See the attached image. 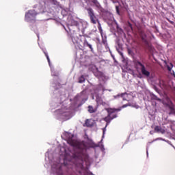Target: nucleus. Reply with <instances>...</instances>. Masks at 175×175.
Wrapping results in <instances>:
<instances>
[{
  "label": "nucleus",
  "instance_id": "21",
  "mask_svg": "<svg viewBox=\"0 0 175 175\" xmlns=\"http://www.w3.org/2000/svg\"><path fill=\"white\" fill-rule=\"evenodd\" d=\"M96 102L98 105H101L102 104V102H103V100L100 98H96Z\"/></svg>",
  "mask_w": 175,
  "mask_h": 175
},
{
  "label": "nucleus",
  "instance_id": "10",
  "mask_svg": "<svg viewBox=\"0 0 175 175\" xmlns=\"http://www.w3.org/2000/svg\"><path fill=\"white\" fill-rule=\"evenodd\" d=\"M88 111H89V113H96V109H94V107L89 105L88 107Z\"/></svg>",
  "mask_w": 175,
  "mask_h": 175
},
{
  "label": "nucleus",
  "instance_id": "6",
  "mask_svg": "<svg viewBox=\"0 0 175 175\" xmlns=\"http://www.w3.org/2000/svg\"><path fill=\"white\" fill-rule=\"evenodd\" d=\"M159 85L160 88H161L162 90H165L167 91H169L170 90V87L167 85V83L165 82L163 80H160L159 83Z\"/></svg>",
  "mask_w": 175,
  "mask_h": 175
},
{
  "label": "nucleus",
  "instance_id": "1",
  "mask_svg": "<svg viewBox=\"0 0 175 175\" xmlns=\"http://www.w3.org/2000/svg\"><path fill=\"white\" fill-rule=\"evenodd\" d=\"M106 111H107L108 115L104 118V121L107 122L106 126H107V125L111 122L112 120L117 118V113H116L117 109L113 108H107Z\"/></svg>",
  "mask_w": 175,
  "mask_h": 175
},
{
  "label": "nucleus",
  "instance_id": "7",
  "mask_svg": "<svg viewBox=\"0 0 175 175\" xmlns=\"http://www.w3.org/2000/svg\"><path fill=\"white\" fill-rule=\"evenodd\" d=\"M67 143L72 147H77V142H76L73 139H68Z\"/></svg>",
  "mask_w": 175,
  "mask_h": 175
},
{
  "label": "nucleus",
  "instance_id": "23",
  "mask_svg": "<svg viewBox=\"0 0 175 175\" xmlns=\"http://www.w3.org/2000/svg\"><path fill=\"white\" fill-rule=\"evenodd\" d=\"M44 55L46 57V59H47V61H48L49 64H50V57H49V55L46 52H44Z\"/></svg>",
  "mask_w": 175,
  "mask_h": 175
},
{
  "label": "nucleus",
  "instance_id": "18",
  "mask_svg": "<svg viewBox=\"0 0 175 175\" xmlns=\"http://www.w3.org/2000/svg\"><path fill=\"white\" fill-rule=\"evenodd\" d=\"M152 98L154 100H158L159 102H161V98H158V96H157L155 94H152Z\"/></svg>",
  "mask_w": 175,
  "mask_h": 175
},
{
  "label": "nucleus",
  "instance_id": "16",
  "mask_svg": "<svg viewBox=\"0 0 175 175\" xmlns=\"http://www.w3.org/2000/svg\"><path fill=\"white\" fill-rule=\"evenodd\" d=\"M102 90L103 91H105V88H103V85L102 84H99L97 87V90L100 91Z\"/></svg>",
  "mask_w": 175,
  "mask_h": 175
},
{
  "label": "nucleus",
  "instance_id": "17",
  "mask_svg": "<svg viewBox=\"0 0 175 175\" xmlns=\"http://www.w3.org/2000/svg\"><path fill=\"white\" fill-rule=\"evenodd\" d=\"M167 70H169V72H172V69L173 68V64L170 63V65H167Z\"/></svg>",
  "mask_w": 175,
  "mask_h": 175
},
{
  "label": "nucleus",
  "instance_id": "3",
  "mask_svg": "<svg viewBox=\"0 0 175 175\" xmlns=\"http://www.w3.org/2000/svg\"><path fill=\"white\" fill-rule=\"evenodd\" d=\"M86 10L92 24H96V23H99V19H98V17H96V15H95V12L92 8H86Z\"/></svg>",
  "mask_w": 175,
  "mask_h": 175
},
{
  "label": "nucleus",
  "instance_id": "5",
  "mask_svg": "<svg viewBox=\"0 0 175 175\" xmlns=\"http://www.w3.org/2000/svg\"><path fill=\"white\" fill-rule=\"evenodd\" d=\"M81 42H83V46H87V47H89L92 53H94V49L92 48V45L88 43V41H87L85 36H81Z\"/></svg>",
  "mask_w": 175,
  "mask_h": 175
},
{
  "label": "nucleus",
  "instance_id": "27",
  "mask_svg": "<svg viewBox=\"0 0 175 175\" xmlns=\"http://www.w3.org/2000/svg\"><path fill=\"white\" fill-rule=\"evenodd\" d=\"M171 75H173L174 77H175V73H174V71H172V72H171Z\"/></svg>",
  "mask_w": 175,
  "mask_h": 175
},
{
  "label": "nucleus",
  "instance_id": "8",
  "mask_svg": "<svg viewBox=\"0 0 175 175\" xmlns=\"http://www.w3.org/2000/svg\"><path fill=\"white\" fill-rule=\"evenodd\" d=\"M167 107L170 110V114H175L174 105H173V103H171V104L168 105Z\"/></svg>",
  "mask_w": 175,
  "mask_h": 175
},
{
  "label": "nucleus",
  "instance_id": "20",
  "mask_svg": "<svg viewBox=\"0 0 175 175\" xmlns=\"http://www.w3.org/2000/svg\"><path fill=\"white\" fill-rule=\"evenodd\" d=\"M125 95H128V94H126V92L125 93H122L120 96H121V98H123V100H126V98H125Z\"/></svg>",
  "mask_w": 175,
  "mask_h": 175
},
{
  "label": "nucleus",
  "instance_id": "19",
  "mask_svg": "<svg viewBox=\"0 0 175 175\" xmlns=\"http://www.w3.org/2000/svg\"><path fill=\"white\" fill-rule=\"evenodd\" d=\"M85 125H86V126H92V124H90V120L87 119L85 122Z\"/></svg>",
  "mask_w": 175,
  "mask_h": 175
},
{
  "label": "nucleus",
  "instance_id": "13",
  "mask_svg": "<svg viewBox=\"0 0 175 175\" xmlns=\"http://www.w3.org/2000/svg\"><path fill=\"white\" fill-rule=\"evenodd\" d=\"M79 167L77 170V172H78L79 174H81V171L83 170V164L79 163Z\"/></svg>",
  "mask_w": 175,
  "mask_h": 175
},
{
  "label": "nucleus",
  "instance_id": "4",
  "mask_svg": "<svg viewBox=\"0 0 175 175\" xmlns=\"http://www.w3.org/2000/svg\"><path fill=\"white\" fill-rule=\"evenodd\" d=\"M36 16H38V13L35 10H29L28 12L25 14V20L26 21H32V20L36 18Z\"/></svg>",
  "mask_w": 175,
  "mask_h": 175
},
{
  "label": "nucleus",
  "instance_id": "14",
  "mask_svg": "<svg viewBox=\"0 0 175 175\" xmlns=\"http://www.w3.org/2000/svg\"><path fill=\"white\" fill-rule=\"evenodd\" d=\"M92 2H93L96 8H100V4L98 1V0H92Z\"/></svg>",
  "mask_w": 175,
  "mask_h": 175
},
{
  "label": "nucleus",
  "instance_id": "12",
  "mask_svg": "<svg viewBox=\"0 0 175 175\" xmlns=\"http://www.w3.org/2000/svg\"><path fill=\"white\" fill-rule=\"evenodd\" d=\"M84 81H85V78L84 77V75H81V76L79 78V81H78V83H84Z\"/></svg>",
  "mask_w": 175,
  "mask_h": 175
},
{
  "label": "nucleus",
  "instance_id": "28",
  "mask_svg": "<svg viewBox=\"0 0 175 175\" xmlns=\"http://www.w3.org/2000/svg\"><path fill=\"white\" fill-rule=\"evenodd\" d=\"M123 107H126V105H124Z\"/></svg>",
  "mask_w": 175,
  "mask_h": 175
},
{
  "label": "nucleus",
  "instance_id": "25",
  "mask_svg": "<svg viewBox=\"0 0 175 175\" xmlns=\"http://www.w3.org/2000/svg\"><path fill=\"white\" fill-rule=\"evenodd\" d=\"M100 105H102V106H107V103L103 101V102H101Z\"/></svg>",
  "mask_w": 175,
  "mask_h": 175
},
{
  "label": "nucleus",
  "instance_id": "26",
  "mask_svg": "<svg viewBox=\"0 0 175 175\" xmlns=\"http://www.w3.org/2000/svg\"><path fill=\"white\" fill-rule=\"evenodd\" d=\"M129 24V27L131 29H133V27H132V25L131 24V23H128Z\"/></svg>",
  "mask_w": 175,
  "mask_h": 175
},
{
  "label": "nucleus",
  "instance_id": "11",
  "mask_svg": "<svg viewBox=\"0 0 175 175\" xmlns=\"http://www.w3.org/2000/svg\"><path fill=\"white\" fill-rule=\"evenodd\" d=\"M98 31H100V33L101 35V38H103V30L102 29V26L100 25V23L98 22Z\"/></svg>",
  "mask_w": 175,
  "mask_h": 175
},
{
  "label": "nucleus",
  "instance_id": "24",
  "mask_svg": "<svg viewBox=\"0 0 175 175\" xmlns=\"http://www.w3.org/2000/svg\"><path fill=\"white\" fill-rule=\"evenodd\" d=\"M116 10L118 14H120V7L118 5L116 6Z\"/></svg>",
  "mask_w": 175,
  "mask_h": 175
},
{
  "label": "nucleus",
  "instance_id": "15",
  "mask_svg": "<svg viewBox=\"0 0 175 175\" xmlns=\"http://www.w3.org/2000/svg\"><path fill=\"white\" fill-rule=\"evenodd\" d=\"M102 43L104 44V46H107V40L106 38V36L102 37Z\"/></svg>",
  "mask_w": 175,
  "mask_h": 175
},
{
  "label": "nucleus",
  "instance_id": "9",
  "mask_svg": "<svg viewBox=\"0 0 175 175\" xmlns=\"http://www.w3.org/2000/svg\"><path fill=\"white\" fill-rule=\"evenodd\" d=\"M155 132L160 133H165V129H162V127L159 126H156L154 127Z\"/></svg>",
  "mask_w": 175,
  "mask_h": 175
},
{
  "label": "nucleus",
  "instance_id": "2",
  "mask_svg": "<svg viewBox=\"0 0 175 175\" xmlns=\"http://www.w3.org/2000/svg\"><path fill=\"white\" fill-rule=\"evenodd\" d=\"M135 68L137 70H139L141 72L142 76H144L145 77H150L151 72H150V70L146 68V66L143 64V63L137 61L135 62Z\"/></svg>",
  "mask_w": 175,
  "mask_h": 175
},
{
  "label": "nucleus",
  "instance_id": "22",
  "mask_svg": "<svg viewBox=\"0 0 175 175\" xmlns=\"http://www.w3.org/2000/svg\"><path fill=\"white\" fill-rule=\"evenodd\" d=\"M73 158H75V159H80V154H74Z\"/></svg>",
  "mask_w": 175,
  "mask_h": 175
}]
</instances>
